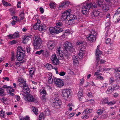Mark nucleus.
Returning <instances> with one entry per match:
<instances>
[{
	"instance_id": "nucleus-32",
	"label": "nucleus",
	"mask_w": 120,
	"mask_h": 120,
	"mask_svg": "<svg viewBox=\"0 0 120 120\" xmlns=\"http://www.w3.org/2000/svg\"><path fill=\"white\" fill-rule=\"evenodd\" d=\"M113 89L111 86H109L108 89L106 91V92L108 94H109L112 92L113 91Z\"/></svg>"
},
{
	"instance_id": "nucleus-39",
	"label": "nucleus",
	"mask_w": 120,
	"mask_h": 120,
	"mask_svg": "<svg viewBox=\"0 0 120 120\" xmlns=\"http://www.w3.org/2000/svg\"><path fill=\"white\" fill-rule=\"evenodd\" d=\"M120 14V7H119L118 9L117 10L116 12L115 13V15H114V16L116 17L117 15H118Z\"/></svg>"
},
{
	"instance_id": "nucleus-64",
	"label": "nucleus",
	"mask_w": 120,
	"mask_h": 120,
	"mask_svg": "<svg viewBox=\"0 0 120 120\" xmlns=\"http://www.w3.org/2000/svg\"><path fill=\"white\" fill-rule=\"evenodd\" d=\"M113 50L112 49H109L108 51V54H111L113 52Z\"/></svg>"
},
{
	"instance_id": "nucleus-58",
	"label": "nucleus",
	"mask_w": 120,
	"mask_h": 120,
	"mask_svg": "<svg viewBox=\"0 0 120 120\" xmlns=\"http://www.w3.org/2000/svg\"><path fill=\"white\" fill-rule=\"evenodd\" d=\"M20 16L21 18H20L21 20H23L24 18V14L23 12H22L20 14Z\"/></svg>"
},
{
	"instance_id": "nucleus-37",
	"label": "nucleus",
	"mask_w": 120,
	"mask_h": 120,
	"mask_svg": "<svg viewBox=\"0 0 120 120\" xmlns=\"http://www.w3.org/2000/svg\"><path fill=\"white\" fill-rule=\"evenodd\" d=\"M40 26L39 23H36L33 26L34 28V30H38L39 27Z\"/></svg>"
},
{
	"instance_id": "nucleus-47",
	"label": "nucleus",
	"mask_w": 120,
	"mask_h": 120,
	"mask_svg": "<svg viewBox=\"0 0 120 120\" xmlns=\"http://www.w3.org/2000/svg\"><path fill=\"white\" fill-rule=\"evenodd\" d=\"M11 61H13L15 60V56L13 52H11Z\"/></svg>"
},
{
	"instance_id": "nucleus-38",
	"label": "nucleus",
	"mask_w": 120,
	"mask_h": 120,
	"mask_svg": "<svg viewBox=\"0 0 120 120\" xmlns=\"http://www.w3.org/2000/svg\"><path fill=\"white\" fill-rule=\"evenodd\" d=\"M119 86L118 85L114 84L112 86V88L113 90L118 89L119 88Z\"/></svg>"
},
{
	"instance_id": "nucleus-59",
	"label": "nucleus",
	"mask_w": 120,
	"mask_h": 120,
	"mask_svg": "<svg viewBox=\"0 0 120 120\" xmlns=\"http://www.w3.org/2000/svg\"><path fill=\"white\" fill-rule=\"evenodd\" d=\"M90 31V33H91V34L94 35V34H95L94 35V36L96 35L95 34V33H96L94 29H92V30H91Z\"/></svg>"
},
{
	"instance_id": "nucleus-7",
	"label": "nucleus",
	"mask_w": 120,
	"mask_h": 120,
	"mask_svg": "<svg viewBox=\"0 0 120 120\" xmlns=\"http://www.w3.org/2000/svg\"><path fill=\"white\" fill-rule=\"evenodd\" d=\"M56 44L53 41L49 40L47 42V47L49 50H52L54 49Z\"/></svg>"
},
{
	"instance_id": "nucleus-42",
	"label": "nucleus",
	"mask_w": 120,
	"mask_h": 120,
	"mask_svg": "<svg viewBox=\"0 0 120 120\" xmlns=\"http://www.w3.org/2000/svg\"><path fill=\"white\" fill-rule=\"evenodd\" d=\"M46 67L49 70H50L52 67V66L50 64L47 63L46 65Z\"/></svg>"
},
{
	"instance_id": "nucleus-45",
	"label": "nucleus",
	"mask_w": 120,
	"mask_h": 120,
	"mask_svg": "<svg viewBox=\"0 0 120 120\" xmlns=\"http://www.w3.org/2000/svg\"><path fill=\"white\" fill-rule=\"evenodd\" d=\"M40 93L42 95H45L46 94V92L45 90L43 89H41L40 90Z\"/></svg>"
},
{
	"instance_id": "nucleus-49",
	"label": "nucleus",
	"mask_w": 120,
	"mask_h": 120,
	"mask_svg": "<svg viewBox=\"0 0 120 120\" xmlns=\"http://www.w3.org/2000/svg\"><path fill=\"white\" fill-rule=\"evenodd\" d=\"M56 25L57 26L61 27L63 26V24L62 22L58 21V22H56Z\"/></svg>"
},
{
	"instance_id": "nucleus-33",
	"label": "nucleus",
	"mask_w": 120,
	"mask_h": 120,
	"mask_svg": "<svg viewBox=\"0 0 120 120\" xmlns=\"http://www.w3.org/2000/svg\"><path fill=\"white\" fill-rule=\"evenodd\" d=\"M108 99L107 97L106 98H104L102 100V103L103 104H108Z\"/></svg>"
},
{
	"instance_id": "nucleus-50",
	"label": "nucleus",
	"mask_w": 120,
	"mask_h": 120,
	"mask_svg": "<svg viewBox=\"0 0 120 120\" xmlns=\"http://www.w3.org/2000/svg\"><path fill=\"white\" fill-rule=\"evenodd\" d=\"M84 114L85 115H84L83 116H82V118L83 119H88L89 117L88 115L86 114Z\"/></svg>"
},
{
	"instance_id": "nucleus-23",
	"label": "nucleus",
	"mask_w": 120,
	"mask_h": 120,
	"mask_svg": "<svg viewBox=\"0 0 120 120\" xmlns=\"http://www.w3.org/2000/svg\"><path fill=\"white\" fill-rule=\"evenodd\" d=\"M102 10L104 11H107L109 10V7L107 4H104L102 6Z\"/></svg>"
},
{
	"instance_id": "nucleus-2",
	"label": "nucleus",
	"mask_w": 120,
	"mask_h": 120,
	"mask_svg": "<svg viewBox=\"0 0 120 120\" xmlns=\"http://www.w3.org/2000/svg\"><path fill=\"white\" fill-rule=\"evenodd\" d=\"M93 5L91 2H86L85 5L83 6L82 8V11L83 14L86 15L90 11Z\"/></svg>"
},
{
	"instance_id": "nucleus-46",
	"label": "nucleus",
	"mask_w": 120,
	"mask_h": 120,
	"mask_svg": "<svg viewBox=\"0 0 120 120\" xmlns=\"http://www.w3.org/2000/svg\"><path fill=\"white\" fill-rule=\"evenodd\" d=\"M2 3L4 5L6 6L11 5L10 4H9L8 2L5 1L4 0H2Z\"/></svg>"
},
{
	"instance_id": "nucleus-22",
	"label": "nucleus",
	"mask_w": 120,
	"mask_h": 120,
	"mask_svg": "<svg viewBox=\"0 0 120 120\" xmlns=\"http://www.w3.org/2000/svg\"><path fill=\"white\" fill-rule=\"evenodd\" d=\"M73 60L74 65L76 66L79 64V61L78 60V57L75 55L73 56Z\"/></svg>"
},
{
	"instance_id": "nucleus-60",
	"label": "nucleus",
	"mask_w": 120,
	"mask_h": 120,
	"mask_svg": "<svg viewBox=\"0 0 120 120\" xmlns=\"http://www.w3.org/2000/svg\"><path fill=\"white\" fill-rule=\"evenodd\" d=\"M65 2H63L59 6V7L64 8V6L65 5Z\"/></svg>"
},
{
	"instance_id": "nucleus-30",
	"label": "nucleus",
	"mask_w": 120,
	"mask_h": 120,
	"mask_svg": "<svg viewBox=\"0 0 120 120\" xmlns=\"http://www.w3.org/2000/svg\"><path fill=\"white\" fill-rule=\"evenodd\" d=\"M50 8H51L54 9L56 8V4L54 2H51L49 4Z\"/></svg>"
},
{
	"instance_id": "nucleus-35",
	"label": "nucleus",
	"mask_w": 120,
	"mask_h": 120,
	"mask_svg": "<svg viewBox=\"0 0 120 120\" xmlns=\"http://www.w3.org/2000/svg\"><path fill=\"white\" fill-rule=\"evenodd\" d=\"M33 111L34 114L37 115L38 113V109L34 107H33Z\"/></svg>"
},
{
	"instance_id": "nucleus-10",
	"label": "nucleus",
	"mask_w": 120,
	"mask_h": 120,
	"mask_svg": "<svg viewBox=\"0 0 120 120\" xmlns=\"http://www.w3.org/2000/svg\"><path fill=\"white\" fill-rule=\"evenodd\" d=\"M51 59L52 64L56 65H57L59 64V60L55 54H54L52 55L51 57Z\"/></svg>"
},
{
	"instance_id": "nucleus-40",
	"label": "nucleus",
	"mask_w": 120,
	"mask_h": 120,
	"mask_svg": "<svg viewBox=\"0 0 120 120\" xmlns=\"http://www.w3.org/2000/svg\"><path fill=\"white\" fill-rule=\"evenodd\" d=\"M110 26L109 25L108 26H106L105 28L107 30V31L105 34V36L106 38L108 37V30Z\"/></svg>"
},
{
	"instance_id": "nucleus-8",
	"label": "nucleus",
	"mask_w": 120,
	"mask_h": 120,
	"mask_svg": "<svg viewBox=\"0 0 120 120\" xmlns=\"http://www.w3.org/2000/svg\"><path fill=\"white\" fill-rule=\"evenodd\" d=\"M25 56V53L23 52H17V55L16 57L17 60L19 61L22 62L20 63H23L24 61L23 60Z\"/></svg>"
},
{
	"instance_id": "nucleus-25",
	"label": "nucleus",
	"mask_w": 120,
	"mask_h": 120,
	"mask_svg": "<svg viewBox=\"0 0 120 120\" xmlns=\"http://www.w3.org/2000/svg\"><path fill=\"white\" fill-rule=\"evenodd\" d=\"M55 34H58L62 32L63 30V29L60 27L55 26Z\"/></svg>"
},
{
	"instance_id": "nucleus-14",
	"label": "nucleus",
	"mask_w": 120,
	"mask_h": 120,
	"mask_svg": "<svg viewBox=\"0 0 120 120\" xmlns=\"http://www.w3.org/2000/svg\"><path fill=\"white\" fill-rule=\"evenodd\" d=\"M18 85L22 87H23L27 84L25 81H24L23 79L22 78H20L18 80Z\"/></svg>"
},
{
	"instance_id": "nucleus-13",
	"label": "nucleus",
	"mask_w": 120,
	"mask_h": 120,
	"mask_svg": "<svg viewBox=\"0 0 120 120\" xmlns=\"http://www.w3.org/2000/svg\"><path fill=\"white\" fill-rule=\"evenodd\" d=\"M54 81L57 87H61L64 85V82L61 79H54Z\"/></svg>"
},
{
	"instance_id": "nucleus-34",
	"label": "nucleus",
	"mask_w": 120,
	"mask_h": 120,
	"mask_svg": "<svg viewBox=\"0 0 120 120\" xmlns=\"http://www.w3.org/2000/svg\"><path fill=\"white\" fill-rule=\"evenodd\" d=\"M5 112L2 109L0 112V116L1 118H4L5 115Z\"/></svg>"
},
{
	"instance_id": "nucleus-24",
	"label": "nucleus",
	"mask_w": 120,
	"mask_h": 120,
	"mask_svg": "<svg viewBox=\"0 0 120 120\" xmlns=\"http://www.w3.org/2000/svg\"><path fill=\"white\" fill-rule=\"evenodd\" d=\"M101 13H100L99 11H98L97 10H94L92 13V14L95 17H97L99 15H100V14Z\"/></svg>"
},
{
	"instance_id": "nucleus-15",
	"label": "nucleus",
	"mask_w": 120,
	"mask_h": 120,
	"mask_svg": "<svg viewBox=\"0 0 120 120\" xmlns=\"http://www.w3.org/2000/svg\"><path fill=\"white\" fill-rule=\"evenodd\" d=\"M86 37L91 42H95L96 41L95 37L94 35L91 34H90L89 35L86 36Z\"/></svg>"
},
{
	"instance_id": "nucleus-31",
	"label": "nucleus",
	"mask_w": 120,
	"mask_h": 120,
	"mask_svg": "<svg viewBox=\"0 0 120 120\" xmlns=\"http://www.w3.org/2000/svg\"><path fill=\"white\" fill-rule=\"evenodd\" d=\"M55 26L54 27H50L49 28L50 33L51 34H55Z\"/></svg>"
},
{
	"instance_id": "nucleus-56",
	"label": "nucleus",
	"mask_w": 120,
	"mask_h": 120,
	"mask_svg": "<svg viewBox=\"0 0 120 120\" xmlns=\"http://www.w3.org/2000/svg\"><path fill=\"white\" fill-rule=\"evenodd\" d=\"M116 103V101H112L110 102L108 101V105H114Z\"/></svg>"
},
{
	"instance_id": "nucleus-43",
	"label": "nucleus",
	"mask_w": 120,
	"mask_h": 120,
	"mask_svg": "<svg viewBox=\"0 0 120 120\" xmlns=\"http://www.w3.org/2000/svg\"><path fill=\"white\" fill-rule=\"evenodd\" d=\"M103 111L104 110L102 109H99L97 110V113L99 115H101L103 113Z\"/></svg>"
},
{
	"instance_id": "nucleus-17",
	"label": "nucleus",
	"mask_w": 120,
	"mask_h": 120,
	"mask_svg": "<svg viewBox=\"0 0 120 120\" xmlns=\"http://www.w3.org/2000/svg\"><path fill=\"white\" fill-rule=\"evenodd\" d=\"M61 49V47H59L57 48L56 49V52L57 54V56L60 59L62 60L63 59V56L62 55V54H60L61 50L60 49Z\"/></svg>"
},
{
	"instance_id": "nucleus-19",
	"label": "nucleus",
	"mask_w": 120,
	"mask_h": 120,
	"mask_svg": "<svg viewBox=\"0 0 120 120\" xmlns=\"http://www.w3.org/2000/svg\"><path fill=\"white\" fill-rule=\"evenodd\" d=\"M23 90L22 91L24 92L25 94L27 93V94H29L30 93V89L27 84L23 87Z\"/></svg>"
},
{
	"instance_id": "nucleus-26",
	"label": "nucleus",
	"mask_w": 120,
	"mask_h": 120,
	"mask_svg": "<svg viewBox=\"0 0 120 120\" xmlns=\"http://www.w3.org/2000/svg\"><path fill=\"white\" fill-rule=\"evenodd\" d=\"M83 90L82 88H80L78 94V96L79 98L83 96Z\"/></svg>"
},
{
	"instance_id": "nucleus-54",
	"label": "nucleus",
	"mask_w": 120,
	"mask_h": 120,
	"mask_svg": "<svg viewBox=\"0 0 120 120\" xmlns=\"http://www.w3.org/2000/svg\"><path fill=\"white\" fill-rule=\"evenodd\" d=\"M31 49L29 47L27 46L26 47V52L28 53H30Z\"/></svg>"
},
{
	"instance_id": "nucleus-4",
	"label": "nucleus",
	"mask_w": 120,
	"mask_h": 120,
	"mask_svg": "<svg viewBox=\"0 0 120 120\" xmlns=\"http://www.w3.org/2000/svg\"><path fill=\"white\" fill-rule=\"evenodd\" d=\"M63 46L67 51L73 52V46L71 42L68 41L65 42Z\"/></svg>"
},
{
	"instance_id": "nucleus-44",
	"label": "nucleus",
	"mask_w": 120,
	"mask_h": 120,
	"mask_svg": "<svg viewBox=\"0 0 120 120\" xmlns=\"http://www.w3.org/2000/svg\"><path fill=\"white\" fill-rule=\"evenodd\" d=\"M44 118V116L43 113H41L40 114L39 118V120H43Z\"/></svg>"
},
{
	"instance_id": "nucleus-62",
	"label": "nucleus",
	"mask_w": 120,
	"mask_h": 120,
	"mask_svg": "<svg viewBox=\"0 0 120 120\" xmlns=\"http://www.w3.org/2000/svg\"><path fill=\"white\" fill-rule=\"evenodd\" d=\"M88 96L90 98H92L93 97V95H92V93L91 92H88L87 94Z\"/></svg>"
},
{
	"instance_id": "nucleus-53",
	"label": "nucleus",
	"mask_w": 120,
	"mask_h": 120,
	"mask_svg": "<svg viewBox=\"0 0 120 120\" xmlns=\"http://www.w3.org/2000/svg\"><path fill=\"white\" fill-rule=\"evenodd\" d=\"M43 51V50L41 49L40 51H36L35 52V54L40 55L41 53H42Z\"/></svg>"
},
{
	"instance_id": "nucleus-29",
	"label": "nucleus",
	"mask_w": 120,
	"mask_h": 120,
	"mask_svg": "<svg viewBox=\"0 0 120 120\" xmlns=\"http://www.w3.org/2000/svg\"><path fill=\"white\" fill-rule=\"evenodd\" d=\"M17 52L25 53V50L23 49L22 47L19 46L17 48Z\"/></svg>"
},
{
	"instance_id": "nucleus-6",
	"label": "nucleus",
	"mask_w": 120,
	"mask_h": 120,
	"mask_svg": "<svg viewBox=\"0 0 120 120\" xmlns=\"http://www.w3.org/2000/svg\"><path fill=\"white\" fill-rule=\"evenodd\" d=\"M52 106L57 108H59L61 104V101L58 98H54L52 99Z\"/></svg>"
},
{
	"instance_id": "nucleus-63",
	"label": "nucleus",
	"mask_w": 120,
	"mask_h": 120,
	"mask_svg": "<svg viewBox=\"0 0 120 120\" xmlns=\"http://www.w3.org/2000/svg\"><path fill=\"white\" fill-rule=\"evenodd\" d=\"M1 100L5 104V102L7 101V98H3L1 99Z\"/></svg>"
},
{
	"instance_id": "nucleus-5",
	"label": "nucleus",
	"mask_w": 120,
	"mask_h": 120,
	"mask_svg": "<svg viewBox=\"0 0 120 120\" xmlns=\"http://www.w3.org/2000/svg\"><path fill=\"white\" fill-rule=\"evenodd\" d=\"M71 13V10L70 9L64 11L61 14V19L62 20H66L70 17L69 15Z\"/></svg>"
},
{
	"instance_id": "nucleus-57",
	"label": "nucleus",
	"mask_w": 120,
	"mask_h": 120,
	"mask_svg": "<svg viewBox=\"0 0 120 120\" xmlns=\"http://www.w3.org/2000/svg\"><path fill=\"white\" fill-rule=\"evenodd\" d=\"M114 82L113 77H111L110 78V80L109 82L111 84H112Z\"/></svg>"
},
{
	"instance_id": "nucleus-16",
	"label": "nucleus",
	"mask_w": 120,
	"mask_h": 120,
	"mask_svg": "<svg viewBox=\"0 0 120 120\" xmlns=\"http://www.w3.org/2000/svg\"><path fill=\"white\" fill-rule=\"evenodd\" d=\"M31 35H25L22 38V41L24 44H26L28 41L29 39L31 38Z\"/></svg>"
},
{
	"instance_id": "nucleus-1",
	"label": "nucleus",
	"mask_w": 120,
	"mask_h": 120,
	"mask_svg": "<svg viewBox=\"0 0 120 120\" xmlns=\"http://www.w3.org/2000/svg\"><path fill=\"white\" fill-rule=\"evenodd\" d=\"M34 40L33 44L34 48L37 49L41 48L42 47V41L41 39L39 37L38 35H34Z\"/></svg>"
},
{
	"instance_id": "nucleus-48",
	"label": "nucleus",
	"mask_w": 120,
	"mask_h": 120,
	"mask_svg": "<svg viewBox=\"0 0 120 120\" xmlns=\"http://www.w3.org/2000/svg\"><path fill=\"white\" fill-rule=\"evenodd\" d=\"M2 87L6 89L7 90V91L9 89H11L12 87L11 86H7L6 85H3L2 86Z\"/></svg>"
},
{
	"instance_id": "nucleus-55",
	"label": "nucleus",
	"mask_w": 120,
	"mask_h": 120,
	"mask_svg": "<svg viewBox=\"0 0 120 120\" xmlns=\"http://www.w3.org/2000/svg\"><path fill=\"white\" fill-rule=\"evenodd\" d=\"M102 70L103 68H102V67L101 66H100L98 67H97V71L100 72Z\"/></svg>"
},
{
	"instance_id": "nucleus-20",
	"label": "nucleus",
	"mask_w": 120,
	"mask_h": 120,
	"mask_svg": "<svg viewBox=\"0 0 120 120\" xmlns=\"http://www.w3.org/2000/svg\"><path fill=\"white\" fill-rule=\"evenodd\" d=\"M27 99L29 102H33L35 100V99L33 95L30 94H29L27 96Z\"/></svg>"
},
{
	"instance_id": "nucleus-52",
	"label": "nucleus",
	"mask_w": 120,
	"mask_h": 120,
	"mask_svg": "<svg viewBox=\"0 0 120 120\" xmlns=\"http://www.w3.org/2000/svg\"><path fill=\"white\" fill-rule=\"evenodd\" d=\"M20 120H30V119L29 116H26L24 118H20Z\"/></svg>"
},
{
	"instance_id": "nucleus-18",
	"label": "nucleus",
	"mask_w": 120,
	"mask_h": 120,
	"mask_svg": "<svg viewBox=\"0 0 120 120\" xmlns=\"http://www.w3.org/2000/svg\"><path fill=\"white\" fill-rule=\"evenodd\" d=\"M19 32H16L13 34H10L8 36L9 38L11 39H15L16 38L19 37Z\"/></svg>"
},
{
	"instance_id": "nucleus-41",
	"label": "nucleus",
	"mask_w": 120,
	"mask_h": 120,
	"mask_svg": "<svg viewBox=\"0 0 120 120\" xmlns=\"http://www.w3.org/2000/svg\"><path fill=\"white\" fill-rule=\"evenodd\" d=\"M44 113L46 116H48L50 115V112L48 109L45 110L44 112Z\"/></svg>"
},
{
	"instance_id": "nucleus-28",
	"label": "nucleus",
	"mask_w": 120,
	"mask_h": 120,
	"mask_svg": "<svg viewBox=\"0 0 120 120\" xmlns=\"http://www.w3.org/2000/svg\"><path fill=\"white\" fill-rule=\"evenodd\" d=\"M92 111V110L91 109H86V110L84 111L82 114L83 115H84V114H86L88 115L89 114H90V112Z\"/></svg>"
},
{
	"instance_id": "nucleus-51",
	"label": "nucleus",
	"mask_w": 120,
	"mask_h": 120,
	"mask_svg": "<svg viewBox=\"0 0 120 120\" xmlns=\"http://www.w3.org/2000/svg\"><path fill=\"white\" fill-rule=\"evenodd\" d=\"M4 90L3 89L0 88V95L2 96L4 94Z\"/></svg>"
},
{
	"instance_id": "nucleus-12",
	"label": "nucleus",
	"mask_w": 120,
	"mask_h": 120,
	"mask_svg": "<svg viewBox=\"0 0 120 120\" xmlns=\"http://www.w3.org/2000/svg\"><path fill=\"white\" fill-rule=\"evenodd\" d=\"M81 48V47H80L78 49V50L79 51V53L78 54V56L80 58H81L84 55V52H85L84 48L85 47L84 45H82Z\"/></svg>"
},
{
	"instance_id": "nucleus-3",
	"label": "nucleus",
	"mask_w": 120,
	"mask_h": 120,
	"mask_svg": "<svg viewBox=\"0 0 120 120\" xmlns=\"http://www.w3.org/2000/svg\"><path fill=\"white\" fill-rule=\"evenodd\" d=\"M74 20H76L79 22L81 20L80 18L75 15H70L69 18L66 20V22L68 25H72L74 23Z\"/></svg>"
},
{
	"instance_id": "nucleus-21",
	"label": "nucleus",
	"mask_w": 120,
	"mask_h": 120,
	"mask_svg": "<svg viewBox=\"0 0 120 120\" xmlns=\"http://www.w3.org/2000/svg\"><path fill=\"white\" fill-rule=\"evenodd\" d=\"M35 71V69L34 67L30 68L29 69V75L31 77H32L33 75H34V72Z\"/></svg>"
},
{
	"instance_id": "nucleus-11",
	"label": "nucleus",
	"mask_w": 120,
	"mask_h": 120,
	"mask_svg": "<svg viewBox=\"0 0 120 120\" xmlns=\"http://www.w3.org/2000/svg\"><path fill=\"white\" fill-rule=\"evenodd\" d=\"M70 90L69 89L63 90L62 91V96L65 98H68L70 94Z\"/></svg>"
},
{
	"instance_id": "nucleus-27",
	"label": "nucleus",
	"mask_w": 120,
	"mask_h": 120,
	"mask_svg": "<svg viewBox=\"0 0 120 120\" xmlns=\"http://www.w3.org/2000/svg\"><path fill=\"white\" fill-rule=\"evenodd\" d=\"M48 83L49 84H52V83L53 81V79H52V75H48Z\"/></svg>"
},
{
	"instance_id": "nucleus-61",
	"label": "nucleus",
	"mask_w": 120,
	"mask_h": 120,
	"mask_svg": "<svg viewBox=\"0 0 120 120\" xmlns=\"http://www.w3.org/2000/svg\"><path fill=\"white\" fill-rule=\"evenodd\" d=\"M17 42V41L15 40H13L11 41V45L15 44Z\"/></svg>"
},
{
	"instance_id": "nucleus-36",
	"label": "nucleus",
	"mask_w": 120,
	"mask_h": 120,
	"mask_svg": "<svg viewBox=\"0 0 120 120\" xmlns=\"http://www.w3.org/2000/svg\"><path fill=\"white\" fill-rule=\"evenodd\" d=\"M83 43V42L82 41H79L76 43V44L77 46H78L77 47L78 48H80V47H81V48L82 47V45H82Z\"/></svg>"
},
{
	"instance_id": "nucleus-9",
	"label": "nucleus",
	"mask_w": 120,
	"mask_h": 120,
	"mask_svg": "<svg viewBox=\"0 0 120 120\" xmlns=\"http://www.w3.org/2000/svg\"><path fill=\"white\" fill-rule=\"evenodd\" d=\"M100 47V46L99 45L97 46L95 53L96 60H97V64L96 65V67H97V66L98 65V62L100 58V54L102 53V52L100 51V49L99 48Z\"/></svg>"
}]
</instances>
